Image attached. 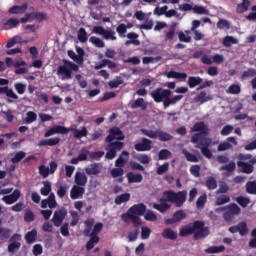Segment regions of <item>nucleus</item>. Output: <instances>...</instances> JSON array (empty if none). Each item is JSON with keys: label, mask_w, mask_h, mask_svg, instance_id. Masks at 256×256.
I'll return each instance as SVG.
<instances>
[{"label": "nucleus", "mask_w": 256, "mask_h": 256, "mask_svg": "<svg viewBox=\"0 0 256 256\" xmlns=\"http://www.w3.org/2000/svg\"><path fill=\"white\" fill-rule=\"evenodd\" d=\"M108 133L109 135L105 138V143H107L105 157L112 160L117 157V151H121L125 147V143L121 142L125 139V134L117 126L110 128Z\"/></svg>", "instance_id": "obj_1"}, {"label": "nucleus", "mask_w": 256, "mask_h": 256, "mask_svg": "<svg viewBox=\"0 0 256 256\" xmlns=\"http://www.w3.org/2000/svg\"><path fill=\"white\" fill-rule=\"evenodd\" d=\"M185 201H187V191L174 192L167 190L163 192V197L159 199L160 204H153V209L160 213H165L171 209V205L168 203H174L175 207H183Z\"/></svg>", "instance_id": "obj_2"}, {"label": "nucleus", "mask_w": 256, "mask_h": 256, "mask_svg": "<svg viewBox=\"0 0 256 256\" xmlns=\"http://www.w3.org/2000/svg\"><path fill=\"white\" fill-rule=\"evenodd\" d=\"M189 235H193L195 241L205 239L209 235V227H206L205 222L201 220L182 226L179 230V237H189Z\"/></svg>", "instance_id": "obj_3"}, {"label": "nucleus", "mask_w": 256, "mask_h": 256, "mask_svg": "<svg viewBox=\"0 0 256 256\" xmlns=\"http://www.w3.org/2000/svg\"><path fill=\"white\" fill-rule=\"evenodd\" d=\"M146 211L147 206L145 204H134L128 209L126 213H123L121 215V219L123 223H129V221H132L133 227H139L140 225H143L141 217L145 215Z\"/></svg>", "instance_id": "obj_4"}, {"label": "nucleus", "mask_w": 256, "mask_h": 256, "mask_svg": "<svg viewBox=\"0 0 256 256\" xmlns=\"http://www.w3.org/2000/svg\"><path fill=\"white\" fill-rule=\"evenodd\" d=\"M237 167L241 169L242 173H245L246 175H251L253 171H255V165H256V157L252 154H243L240 153L237 157Z\"/></svg>", "instance_id": "obj_5"}, {"label": "nucleus", "mask_w": 256, "mask_h": 256, "mask_svg": "<svg viewBox=\"0 0 256 256\" xmlns=\"http://www.w3.org/2000/svg\"><path fill=\"white\" fill-rule=\"evenodd\" d=\"M73 71H79V66L71 61L65 60L64 65L58 67L57 75H63L62 81L71 79Z\"/></svg>", "instance_id": "obj_6"}, {"label": "nucleus", "mask_w": 256, "mask_h": 256, "mask_svg": "<svg viewBox=\"0 0 256 256\" xmlns=\"http://www.w3.org/2000/svg\"><path fill=\"white\" fill-rule=\"evenodd\" d=\"M142 135L149 137V139H159V141L167 142L173 139V135L162 131V130H149V129H141Z\"/></svg>", "instance_id": "obj_7"}, {"label": "nucleus", "mask_w": 256, "mask_h": 256, "mask_svg": "<svg viewBox=\"0 0 256 256\" xmlns=\"http://www.w3.org/2000/svg\"><path fill=\"white\" fill-rule=\"evenodd\" d=\"M150 95L155 103H164L172 95V92L169 89L156 88Z\"/></svg>", "instance_id": "obj_8"}, {"label": "nucleus", "mask_w": 256, "mask_h": 256, "mask_svg": "<svg viewBox=\"0 0 256 256\" xmlns=\"http://www.w3.org/2000/svg\"><path fill=\"white\" fill-rule=\"evenodd\" d=\"M69 131H71V129L65 127V126H61V125H54L53 127H51L49 130H47L44 133V137H52V135H67V133H69Z\"/></svg>", "instance_id": "obj_9"}, {"label": "nucleus", "mask_w": 256, "mask_h": 256, "mask_svg": "<svg viewBox=\"0 0 256 256\" xmlns=\"http://www.w3.org/2000/svg\"><path fill=\"white\" fill-rule=\"evenodd\" d=\"M67 217V209L60 208L59 210H56L54 212L52 223L55 227H61L63 225V221H65V218Z\"/></svg>", "instance_id": "obj_10"}, {"label": "nucleus", "mask_w": 256, "mask_h": 256, "mask_svg": "<svg viewBox=\"0 0 256 256\" xmlns=\"http://www.w3.org/2000/svg\"><path fill=\"white\" fill-rule=\"evenodd\" d=\"M209 101H213V95H211V92L207 90H202L196 96L194 97L195 103H200V105H203L205 103H209Z\"/></svg>", "instance_id": "obj_11"}, {"label": "nucleus", "mask_w": 256, "mask_h": 256, "mask_svg": "<svg viewBox=\"0 0 256 256\" xmlns=\"http://www.w3.org/2000/svg\"><path fill=\"white\" fill-rule=\"evenodd\" d=\"M17 241H21V234H14L10 238V244L8 245L9 253H15L17 249H21V242H17Z\"/></svg>", "instance_id": "obj_12"}, {"label": "nucleus", "mask_w": 256, "mask_h": 256, "mask_svg": "<svg viewBox=\"0 0 256 256\" xmlns=\"http://www.w3.org/2000/svg\"><path fill=\"white\" fill-rule=\"evenodd\" d=\"M21 197V190L15 189L12 194L6 195L2 198V201L6 203V205H13V203H17Z\"/></svg>", "instance_id": "obj_13"}, {"label": "nucleus", "mask_w": 256, "mask_h": 256, "mask_svg": "<svg viewBox=\"0 0 256 256\" xmlns=\"http://www.w3.org/2000/svg\"><path fill=\"white\" fill-rule=\"evenodd\" d=\"M209 145H211V142H200L197 147L201 150V153L206 159H212L213 158V152L209 150Z\"/></svg>", "instance_id": "obj_14"}, {"label": "nucleus", "mask_w": 256, "mask_h": 256, "mask_svg": "<svg viewBox=\"0 0 256 256\" xmlns=\"http://www.w3.org/2000/svg\"><path fill=\"white\" fill-rule=\"evenodd\" d=\"M151 145H153V142L150 139L142 138V142L135 144L134 149L137 151H151Z\"/></svg>", "instance_id": "obj_15"}, {"label": "nucleus", "mask_w": 256, "mask_h": 256, "mask_svg": "<svg viewBox=\"0 0 256 256\" xmlns=\"http://www.w3.org/2000/svg\"><path fill=\"white\" fill-rule=\"evenodd\" d=\"M85 195V188L83 186L74 185L70 191L71 199H81Z\"/></svg>", "instance_id": "obj_16"}, {"label": "nucleus", "mask_w": 256, "mask_h": 256, "mask_svg": "<svg viewBox=\"0 0 256 256\" xmlns=\"http://www.w3.org/2000/svg\"><path fill=\"white\" fill-rule=\"evenodd\" d=\"M27 9H29V4L24 3L21 6L19 5L12 6L8 10V13H10V15H23V13H26Z\"/></svg>", "instance_id": "obj_17"}, {"label": "nucleus", "mask_w": 256, "mask_h": 256, "mask_svg": "<svg viewBox=\"0 0 256 256\" xmlns=\"http://www.w3.org/2000/svg\"><path fill=\"white\" fill-rule=\"evenodd\" d=\"M60 142L61 138L59 137L44 139L38 142V147H55V145H59Z\"/></svg>", "instance_id": "obj_18"}, {"label": "nucleus", "mask_w": 256, "mask_h": 256, "mask_svg": "<svg viewBox=\"0 0 256 256\" xmlns=\"http://www.w3.org/2000/svg\"><path fill=\"white\" fill-rule=\"evenodd\" d=\"M127 161H129V152L122 151L117 160L115 161V167L123 169L125 167Z\"/></svg>", "instance_id": "obj_19"}, {"label": "nucleus", "mask_w": 256, "mask_h": 256, "mask_svg": "<svg viewBox=\"0 0 256 256\" xmlns=\"http://www.w3.org/2000/svg\"><path fill=\"white\" fill-rule=\"evenodd\" d=\"M191 130L193 132H199L202 134V135H208L209 133V126H207L205 124V122L201 121V122H197L193 125V127L191 128Z\"/></svg>", "instance_id": "obj_20"}, {"label": "nucleus", "mask_w": 256, "mask_h": 256, "mask_svg": "<svg viewBox=\"0 0 256 256\" xmlns=\"http://www.w3.org/2000/svg\"><path fill=\"white\" fill-rule=\"evenodd\" d=\"M74 183L78 187H85L87 185V175L83 172H76L74 177Z\"/></svg>", "instance_id": "obj_21"}, {"label": "nucleus", "mask_w": 256, "mask_h": 256, "mask_svg": "<svg viewBox=\"0 0 256 256\" xmlns=\"http://www.w3.org/2000/svg\"><path fill=\"white\" fill-rule=\"evenodd\" d=\"M221 211H227L234 217H236L237 215H241V208L235 203H231L226 207H222Z\"/></svg>", "instance_id": "obj_22"}, {"label": "nucleus", "mask_w": 256, "mask_h": 256, "mask_svg": "<svg viewBox=\"0 0 256 256\" xmlns=\"http://www.w3.org/2000/svg\"><path fill=\"white\" fill-rule=\"evenodd\" d=\"M86 175H99L101 173V164L99 163H93L88 165V167L85 168Z\"/></svg>", "instance_id": "obj_23"}, {"label": "nucleus", "mask_w": 256, "mask_h": 256, "mask_svg": "<svg viewBox=\"0 0 256 256\" xmlns=\"http://www.w3.org/2000/svg\"><path fill=\"white\" fill-rule=\"evenodd\" d=\"M20 21L17 18H9L6 22L3 23V29L9 31V29H15L19 27Z\"/></svg>", "instance_id": "obj_24"}, {"label": "nucleus", "mask_w": 256, "mask_h": 256, "mask_svg": "<svg viewBox=\"0 0 256 256\" xmlns=\"http://www.w3.org/2000/svg\"><path fill=\"white\" fill-rule=\"evenodd\" d=\"M181 99H183V95H175L172 98H171V96L168 97V99L164 100V102H163L164 109L171 107V105H177V103H179V101H181Z\"/></svg>", "instance_id": "obj_25"}, {"label": "nucleus", "mask_w": 256, "mask_h": 256, "mask_svg": "<svg viewBox=\"0 0 256 256\" xmlns=\"http://www.w3.org/2000/svg\"><path fill=\"white\" fill-rule=\"evenodd\" d=\"M70 131H72L75 139H83V137H87L89 135V131L87 130V127H82L81 130L79 129H73V128H68Z\"/></svg>", "instance_id": "obj_26"}, {"label": "nucleus", "mask_w": 256, "mask_h": 256, "mask_svg": "<svg viewBox=\"0 0 256 256\" xmlns=\"http://www.w3.org/2000/svg\"><path fill=\"white\" fill-rule=\"evenodd\" d=\"M126 177L128 179V183L132 184V183H141L143 181V175H141L140 173H133V172H128L126 174Z\"/></svg>", "instance_id": "obj_27"}, {"label": "nucleus", "mask_w": 256, "mask_h": 256, "mask_svg": "<svg viewBox=\"0 0 256 256\" xmlns=\"http://www.w3.org/2000/svg\"><path fill=\"white\" fill-rule=\"evenodd\" d=\"M163 239H169L170 241L177 240L178 234L176 231H173L171 228H165L162 232Z\"/></svg>", "instance_id": "obj_28"}, {"label": "nucleus", "mask_w": 256, "mask_h": 256, "mask_svg": "<svg viewBox=\"0 0 256 256\" xmlns=\"http://www.w3.org/2000/svg\"><path fill=\"white\" fill-rule=\"evenodd\" d=\"M141 109V111H147V102L143 98H137L132 104L131 109Z\"/></svg>", "instance_id": "obj_29"}, {"label": "nucleus", "mask_w": 256, "mask_h": 256, "mask_svg": "<svg viewBox=\"0 0 256 256\" xmlns=\"http://www.w3.org/2000/svg\"><path fill=\"white\" fill-rule=\"evenodd\" d=\"M0 95H6V97H9L10 99H19V96L13 92V89H9V86L0 87Z\"/></svg>", "instance_id": "obj_30"}, {"label": "nucleus", "mask_w": 256, "mask_h": 256, "mask_svg": "<svg viewBox=\"0 0 256 256\" xmlns=\"http://www.w3.org/2000/svg\"><path fill=\"white\" fill-rule=\"evenodd\" d=\"M203 83V78L199 77V76H190L188 78V87L190 89H195V87H197V85H201Z\"/></svg>", "instance_id": "obj_31"}, {"label": "nucleus", "mask_w": 256, "mask_h": 256, "mask_svg": "<svg viewBox=\"0 0 256 256\" xmlns=\"http://www.w3.org/2000/svg\"><path fill=\"white\" fill-rule=\"evenodd\" d=\"M130 200H131V194L123 193L115 197L114 203L115 205H123V203H127V201H130Z\"/></svg>", "instance_id": "obj_32"}, {"label": "nucleus", "mask_w": 256, "mask_h": 256, "mask_svg": "<svg viewBox=\"0 0 256 256\" xmlns=\"http://www.w3.org/2000/svg\"><path fill=\"white\" fill-rule=\"evenodd\" d=\"M168 79H187V73L175 72L173 70L166 73Z\"/></svg>", "instance_id": "obj_33"}, {"label": "nucleus", "mask_w": 256, "mask_h": 256, "mask_svg": "<svg viewBox=\"0 0 256 256\" xmlns=\"http://www.w3.org/2000/svg\"><path fill=\"white\" fill-rule=\"evenodd\" d=\"M249 5H251L249 0H242V3L238 4L236 7L237 13H246V11H249Z\"/></svg>", "instance_id": "obj_34"}, {"label": "nucleus", "mask_w": 256, "mask_h": 256, "mask_svg": "<svg viewBox=\"0 0 256 256\" xmlns=\"http://www.w3.org/2000/svg\"><path fill=\"white\" fill-rule=\"evenodd\" d=\"M205 185L209 191H213L217 188V179H215L213 176H210L206 179Z\"/></svg>", "instance_id": "obj_35"}, {"label": "nucleus", "mask_w": 256, "mask_h": 256, "mask_svg": "<svg viewBox=\"0 0 256 256\" xmlns=\"http://www.w3.org/2000/svg\"><path fill=\"white\" fill-rule=\"evenodd\" d=\"M99 241L100 238L98 236L91 235L89 241L86 243V250L91 251V249H93V247H95Z\"/></svg>", "instance_id": "obj_36"}, {"label": "nucleus", "mask_w": 256, "mask_h": 256, "mask_svg": "<svg viewBox=\"0 0 256 256\" xmlns=\"http://www.w3.org/2000/svg\"><path fill=\"white\" fill-rule=\"evenodd\" d=\"M222 43L224 47H231V45H237L239 43V40L237 38H234L233 36H226L224 37Z\"/></svg>", "instance_id": "obj_37"}, {"label": "nucleus", "mask_w": 256, "mask_h": 256, "mask_svg": "<svg viewBox=\"0 0 256 256\" xmlns=\"http://www.w3.org/2000/svg\"><path fill=\"white\" fill-rule=\"evenodd\" d=\"M238 233L241 235V237H245L247 233H249V228L247 227V222L242 221L239 222L238 224Z\"/></svg>", "instance_id": "obj_38"}, {"label": "nucleus", "mask_w": 256, "mask_h": 256, "mask_svg": "<svg viewBox=\"0 0 256 256\" xmlns=\"http://www.w3.org/2000/svg\"><path fill=\"white\" fill-rule=\"evenodd\" d=\"M183 155L184 157H186V160L189 161L190 163H199V157H197V155L187 150H183Z\"/></svg>", "instance_id": "obj_39"}, {"label": "nucleus", "mask_w": 256, "mask_h": 256, "mask_svg": "<svg viewBox=\"0 0 256 256\" xmlns=\"http://www.w3.org/2000/svg\"><path fill=\"white\" fill-rule=\"evenodd\" d=\"M26 243L31 245V243H35V240L37 239V230L33 229L32 231L28 232L25 235Z\"/></svg>", "instance_id": "obj_40"}, {"label": "nucleus", "mask_w": 256, "mask_h": 256, "mask_svg": "<svg viewBox=\"0 0 256 256\" xmlns=\"http://www.w3.org/2000/svg\"><path fill=\"white\" fill-rule=\"evenodd\" d=\"M246 193L248 195H256V181H248L246 183Z\"/></svg>", "instance_id": "obj_41"}, {"label": "nucleus", "mask_w": 256, "mask_h": 256, "mask_svg": "<svg viewBox=\"0 0 256 256\" xmlns=\"http://www.w3.org/2000/svg\"><path fill=\"white\" fill-rule=\"evenodd\" d=\"M89 42L92 43V45H95L99 49H103L105 47V42L101 40V38H98L97 36H92L89 39Z\"/></svg>", "instance_id": "obj_42"}, {"label": "nucleus", "mask_w": 256, "mask_h": 256, "mask_svg": "<svg viewBox=\"0 0 256 256\" xmlns=\"http://www.w3.org/2000/svg\"><path fill=\"white\" fill-rule=\"evenodd\" d=\"M89 37L87 36V30L85 28H79L78 30V41L80 43H87Z\"/></svg>", "instance_id": "obj_43"}, {"label": "nucleus", "mask_w": 256, "mask_h": 256, "mask_svg": "<svg viewBox=\"0 0 256 256\" xmlns=\"http://www.w3.org/2000/svg\"><path fill=\"white\" fill-rule=\"evenodd\" d=\"M173 217L176 223H181L183 219H186L187 213L184 210H178L173 214Z\"/></svg>", "instance_id": "obj_44"}, {"label": "nucleus", "mask_w": 256, "mask_h": 256, "mask_svg": "<svg viewBox=\"0 0 256 256\" xmlns=\"http://www.w3.org/2000/svg\"><path fill=\"white\" fill-rule=\"evenodd\" d=\"M205 251H206V253H209V254L223 253V251H225V247L223 245L210 246Z\"/></svg>", "instance_id": "obj_45"}, {"label": "nucleus", "mask_w": 256, "mask_h": 256, "mask_svg": "<svg viewBox=\"0 0 256 256\" xmlns=\"http://www.w3.org/2000/svg\"><path fill=\"white\" fill-rule=\"evenodd\" d=\"M1 223H3L2 220H0V225ZM11 233H13L11 229L0 227V238L2 237V239H9V237H11Z\"/></svg>", "instance_id": "obj_46"}, {"label": "nucleus", "mask_w": 256, "mask_h": 256, "mask_svg": "<svg viewBox=\"0 0 256 256\" xmlns=\"http://www.w3.org/2000/svg\"><path fill=\"white\" fill-rule=\"evenodd\" d=\"M226 93H229L230 95H239V93H241V86L238 84H232L228 87Z\"/></svg>", "instance_id": "obj_47"}, {"label": "nucleus", "mask_w": 256, "mask_h": 256, "mask_svg": "<svg viewBox=\"0 0 256 256\" xmlns=\"http://www.w3.org/2000/svg\"><path fill=\"white\" fill-rule=\"evenodd\" d=\"M35 121H37V114L33 111L27 112L25 123H27V125H31V123H35Z\"/></svg>", "instance_id": "obj_48"}, {"label": "nucleus", "mask_w": 256, "mask_h": 256, "mask_svg": "<svg viewBox=\"0 0 256 256\" xmlns=\"http://www.w3.org/2000/svg\"><path fill=\"white\" fill-rule=\"evenodd\" d=\"M117 94L115 92H106L103 96L98 98L99 103H104V101H109V99H115Z\"/></svg>", "instance_id": "obj_49"}, {"label": "nucleus", "mask_w": 256, "mask_h": 256, "mask_svg": "<svg viewBox=\"0 0 256 256\" xmlns=\"http://www.w3.org/2000/svg\"><path fill=\"white\" fill-rule=\"evenodd\" d=\"M236 203H238V205H240V207H243L245 209V207H247L249 205V203H251V199H249L247 197H243V196H238L236 198Z\"/></svg>", "instance_id": "obj_50"}, {"label": "nucleus", "mask_w": 256, "mask_h": 256, "mask_svg": "<svg viewBox=\"0 0 256 256\" xmlns=\"http://www.w3.org/2000/svg\"><path fill=\"white\" fill-rule=\"evenodd\" d=\"M169 157H171V151H169L168 149H162L158 153L159 161H165L169 159Z\"/></svg>", "instance_id": "obj_51"}, {"label": "nucleus", "mask_w": 256, "mask_h": 256, "mask_svg": "<svg viewBox=\"0 0 256 256\" xmlns=\"http://www.w3.org/2000/svg\"><path fill=\"white\" fill-rule=\"evenodd\" d=\"M217 29H225L226 31H229V29H231V24L226 19H220L217 22Z\"/></svg>", "instance_id": "obj_52"}, {"label": "nucleus", "mask_w": 256, "mask_h": 256, "mask_svg": "<svg viewBox=\"0 0 256 256\" xmlns=\"http://www.w3.org/2000/svg\"><path fill=\"white\" fill-rule=\"evenodd\" d=\"M24 221L25 223H33V221H35V213L27 209L24 214Z\"/></svg>", "instance_id": "obj_53"}, {"label": "nucleus", "mask_w": 256, "mask_h": 256, "mask_svg": "<svg viewBox=\"0 0 256 256\" xmlns=\"http://www.w3.org/2000/svg\"><path fill=\"white\" fill-rule=\"evenodd\" d=\"M125 174V171L123 170V168H113L110 172L111 177H113V179H117V177H123V175Z\"/></svg>", "instance_id": "obj_54"}, {"label": "nucleus", "mask_w": 256, "mask_h": 256, "mask_svg": "<svg viewBox=\"0 0 256 256\" xmlns=\"http://www.w3.org/2000/svg\"><path fill=\"white\" fill-rule=\"evenodd\" d=\"M205 203H207V194L201 195L196 201L197 209H203L205 207Z\"/></svg>", "instance_id": "obj_55"}, {"label": "nucleus", "mask_w": 256, "mask_h": 256, "mask_svg": "<svg viewBox=\"0 0 256 256\" xmlns=\"http://www.w3.org/2000/svg\"><path fill=\"white\" fill-rule=\"evenodd\" d=\"M40 193L44 197H47V195H49V193H51V182H49V181L44 182V187H42L40 189Z\"/></svg>", "instance_id": "obj_56"}, {"label": "nucleus", "mask_w": 256, "mask_h": 256, "mask_svg": "<svg viewBox=\"0 0 256 256\" xmlns=\"http://www.w3.org/2000/svg\"><path fill=\"white\" fill-rule=\"evenodd\" d=\"M48 201V207L49 209H55L57 207V200H55V194L50 193L48 198L46 199Z\"/></svg>", "instance_id": "obj_57"}, {"label": "nucleus", "mask_w": 256, "mask_h": 256, "mask_svg": "<svg viewBox=\"0 0 256 256\" xmlns=\"http://www.w3.org/2000/svg\"><path fill=\"white\" fill-rule=\"evenodd\" d=\"M193 11L196 15H209V10L203 6H194Z\"/></svg>", "instance_id": "obj_58"}, {"label": "nucleus", "mask_w": 256, "mask_h": 256, "mask_svg": "<svg viewBox=\"0 0 256 256\" xmlns=\"http://www.w3.org/2000/svg\"><path fill=\"white\" fill-rule=\"evenodd\" d=\"M108 85L111 89H117L119 85H123V79L121 77H117L114 80L110 81Z\"/></svg>", "instance_id": "obj_59"}, {"label": "nucleus", "mask_w": 256, "mask_h": 256, "mask_svg": "<svg viewBox=\"0 0 256 256\" xmlns=\"http://www.w3.org/2000/svg\"><path fill=\"white\" fill-rule=\"evenodd\" d=\"M231 201V197L229 195H222L216 198V205H225V203H229Z\"/></svg>", "instance_id": "obj_60"}, {"label": "nucleus", "mask_w": 256, "mask_h": 256, "mask_svg": "<svg viewBox=\"0 0 256 256\" xmlns=\"http://www.w3.org/2000/svg\"><path fill=\"white\" fill-rule=\"evenodd\" d=\"M256 70L254 68H248L241 75V79H248V77H255Z\"/></svg>", "instance_id": "obj_61"}, {"label": "nucleus", "mask_w": 256, "mask_h": 256, "mask_svg": "<svg viewBox=\"0 0 256 256\" xmlns=\"http://www.w3.org/2000/svg\"><path fill=\"white\" fill-rule=\"evenodd\" d=\"M151 237V230L147 226L141 227V239H149Z\"/></svg>", "instance_id": "obj_62"}, {"label": "nucleus", "mask_w": 256, "mask_h": 256, "mask_svg": "<svg viewBox=\"0 0 256 256\" xmlns=\"http://www.w3.org/2000/svg\"><path fill=\"white\" fill-rule=\"evenodd\" d=\"M25 152L19 151L15 154V156L11 159L12 163H19L22 159H25Z\"/></svg>", "instance_id": "obj_63"}, {"label": "nucleus", "mask_w": 256, "mask_h": 256, "mask_svg": "<svg viewBox=\"0 0 256 256\" xmlns=\"http://www.w3.org/2000/svg\"><path fill=\"white\" fill-rule=\"evenodd\" d=\"M251 13L246 16L247 21H256V5L252 6Z\"/></svg>", "instance_id": "obj_64"}]
</instances>
